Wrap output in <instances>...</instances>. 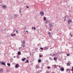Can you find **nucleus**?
<instances>
[{"instance_id": "f704fd0d", "label": "nucleus", "mask_w": 73, "mask_h": 73, "mask_svg": "<svg viewBox=\"0 0 73 73\" xmlns=\"http://www.w3.org/2000/svg\"><path fill=\"white\" fill-rule=\"evenodd\" d=\"M72 71H73V67H72Z\"/></svg>"}, {"instance_id": "393cba45", "label": "nucleus", "mask_w": 73, "mask_h": 73, "mask_svg": "<svg viewBox=\"0 0 73 73\" xmlns=\"http://www.w3.org/2000/svg\"><path fill=\"white\" fill-rule=\"evenodd\" d=\"M13 59H10V61L12 62H13Z\"/></svg>"}, {"instance_id": "13d9d810", "label": "nucleus", "mask_w": 73, "mask_h": 73, "mask_svg": "<svg viewBox=\"0 0 73 73\" xmlns=\"http://www.w3.org/2000/svg\"><path fill=\"white\" fill-rule=\"evenodd\" d=\"M54 67H55V68H56V66H55Z\"/></svg>"}, {"instance_id": "ddd939ff", "label": "nucleus", "mask_w": 73, "mask_h": 73, "mask_svg": "<svg viewBox=\"0 0 73 73\" xmlns=\"http://www.w3.org/2000/svg\"><path fill=\"white\" fill-rule=\"evenodd\" d=\"M26 60V58H24L23 59H22V60L23 61H24L25 60Z\"/></svg>"}, {"instance_id": "774afa93", "label": "nucleus", "mask_w": 73, "mask_h": 73, "mask_svg": "<svg viewBox=\"0 0 73 73\" xmlns=\"http://www.w3.org/2000/svg\"><path fill=\"white\" fill-rule=\"evenodd\" d=\"M65 60H66V58H65Z\"/></svg>"}, {"instance_id": "dca6fc26", "label": "nucleus", "mask_w": 73, "mask_h": 73, "mask_svg": "<svg viewBox=\"0 0 73 73\" xmlns=\"http://www.w3.org/2000/svg\"><path fill=\"white\" fill-rule=\"evenodd\" d=\"M38 62L39 63L40 62H41V59H39L38 60Z\"/></svg>"}, {"instance_id": "c03bdc74", "label": "nucleus", "mask_w": 73, "mask_h": 73, "mask_svg": "<svg viewBox=\"0 0 73 73\" xmlns=\"http://www.w3.org/2000/svg\"><path fill=\"white\" fill-rule=\"evenodd\" d=\"M62 40V39L61 38H60L59 39V40Z\"/></svg>"}, {"instance_id": "680f3d73", "label": "nucleus", "mask_w": 73, "mask_h": 73, "mask_svg": "<svg viewBox=\"0 0 73 73\" xmlns=\"http://www.w3.org/2000/svg\"><path fill=\"white\" fill-rule=\"evenodd\" d=\"M64 21H65V19H64Z\"/></svg>"}, {"instance_id": "2f4dec72", "label": "nucleus", "mask_w": 73, "mask_h": 73, "mask_svg": "<svg viewBox=\"0 0 73 73\" xmlns=\"http://www.w3.org/2000/svg\"><path fill=\"white\" fill-rule=\"evenodd\" d=\"M17 57V58H19V56L18 55H17V56H16Z\"/></svg>"}, {"instance_id": "e2e57ef3", "label": "nucleus", "mask_w": 73, "mask_h": 73, "mask_svg": "<svg viewBox=\"0 0 73 73\" xmlns=\"http://www.w3.org/2000/svg\"><path fill=\"white\" fill-rule=\"evenodd\" d=\"M52 73H55L54 72H53Z\"/></svg>"}, {"instance_id": "a878e982", "label": "nucleus", "mask_w": 73, "mask_h": 73, "mask_svg": "<svg viewBox=\"0 0 73 73\" xmlns=\"http://www.w3.org/2000/svg\"><path fill=\"white\" fill-rule=\"evenodd\" d=\"M42 56L41 55H39V57L41 58V57H42Z\"/></svg>"}, {"instance_id": "ea45409f", "label": "nucleus", "mask_w": 73, "mask_h": 73, "mask_svg": "<svg viewBox=\"0 0 73 73\" xmlns=\"http://www.w3.org/2000/svg\"><path fill=\"white\" fill-rule=\"evenodd\" d=\"M46 73H50L48 71L46 72Z\"/></svg>"}, {"instance_id": "4c0bfd02", "label": "nucleus", "mask_w": 73, "mask_h": 73, "mask_svg": "<svg viewBox=\"0 0 73 73\" xmlns=\"http://www.w3.org/2000/svg\"><path fill=\"white\" fill-rule=\"evenodd\" d=\"M23 47H25V45H23Z\"/></svg>"}, {"instance_id": "338daca9", "label": "nucleus", "mask_w": 73, "mask_h": 73, "mask_svg": "<svg viewBox=\"0 0 73 73\" xmlns=\"http://www.w3.org/2000/svg\"><path fill=\"white\" fill-rule=\"evenodd\" d=\"M29 57L28 56H27V58H29Z\"/></svg>"}, {"instance_id": "7c9ffc66", "label": "nucleus", "mask_w": 73, "mask_h": 73, "mask_svg": "<svg viewBox=\"0 0 73 73\" xmlns=\"http://www.w3.org/2000/svg\"><path fill=\"white\" fill-rule=\"evenodd\" d=\"M48 34L50 35L51 33L50 32H48Z\"/></svg>"}, {"instance_id": "69168bd1", "label": "nucleus", "mask_w": 73, "mask_h": 73, "mask_svg": "<svg viewBox=\"0 0 73 73\" xmlns=\"http://www.w3.org/2000/svg\"><path fill=\"white\" fill-rule=\"evenodd\" d=\"M20 15H22V14H20Z\"/></svg>"}, {"instance_id": "39448f33", "label": "nucleus", "mask_w": 73, "mask_h": 73, "mask_svg": "<svg viewBox=\"0 0 73 73\" xmlns=\"http://www.w3.org/2000/svg\"><path fill=\"white\" fill-rule=\"evenodd\" d=\"M49 25L50 27H52L53 26L52 24V23H49Z\"/></svg>"}, {"instance_id": "c85d7f7f", "label": "nucleus", "mask_w": 73, "mask_h": 73, "mask_svg": "<svg viewBox=\"0 0 73 73\" xmlns=\"http://www.w3.org/2000/svg\"><path fill=\"white\" fill-rule=\"evenodd\" d=\"M40 49L41 50H43V48H42V47H41L40 48Z\"/></svg>"}, {"instance_id": "37998d69", "label": "nucleus", "mask_w": 73, "mask_h": 73, "mask_svg": "<svg viewBox=\"0 0 73 73\" xmlns=\"http://www.w3.org/2000/svg\"><path fill=\"white\" fill-rule=\"evenodd\" d=\"M16 32L17 33V34H18V33L17 30V31H16Z\"/></svg>"}, {"instance_id": "a18cd8bd", "label": "nucleus", "mask_w": 73, "mask_h": 73, "mask_svg": "<svg viewBox=\"0 0 73 73\" xmlns=\"http://www.w3.org/2000/svg\"><path fill=\"white\" fill-rule=\"evenodd\" d=\"M58 66H59V68H60V65H58Z\"/></svg>"}, {"instance_id": "a211bd4d", "label": "nucleus", "mask_w": 73, "mask_h": 73, "mask_svg": "<svg viewBox=\"0 0 73 73\" xmlns=\"http://www.w3.org/2000/svg\"><path fill=\"white\" fill-rule=\"evenodd\" d=\"M18 55H20L21 54V53L20 52H18Z\"/></svg>"}, {"instance_id": "2eb2a0df", "label": "nucleus", "mask_w": 73, "mask_h": 73, "mask_svg": "<svg viewBox=\"0 0 73 73\" xmlns=\"http://www.w3.org/2000/svg\"><path fill=\"white\" fill-rule=\"evenodd\" d=\"M70 64L69 63V62H68L67 63V66H69L70 65Z\"/></svg>"}, {"instance_id": "603ef678", "label": "nucleus", "mask_w": 73, "mask_h": 73, "mask_svg": "<svg viewBox=\"0 0 73 73\" xmlns=\"http://www.w3.org/2000/svg\"><path fill=\"white\" fill-rule=\"evenodd\" d=\"M14 58H15V56H14Z\"/></svg>"}, {"instance_id": "412c9836", "label": "nucleus", "mask_w": 73, "mask_h": 73, "mask_svg": "<svg viewBox=\"0 0 73 73\" xmlns=\"http://www.w3.org/2000/svg\"><path fill=\"white\" fill-rule=\"evenodd\" d=\"M23 44H25V41H24V40H23Z\"/></svg>"}, {"instance_id": "58836bf2", "label": "nucleus", "mask_w": 73, "mask_h": 73, "mask_svg": "<svg viewBox=\"0 0 73 73\" xmlns=\"http://www.w3.org/2000/svg\"><path fill=\"white\" fill-rule=\"evenodd\" d=\"M71 33H70V36H71Z\"/></svg>"}, {"instance_id": "f8f14e48", "label": "nucleus", "mask_w": 73, "mask_h": 73, "mask_svg": "<svg viewBox=\"0 0 73 73\" xmlns=\"http://www.w3.org/2000/svg\"><path fill=\"white\" fill-rule=\"evenodd\" d=\"M19 66L18 65V64H17L15 66V67L16 68H17L18 67H19Z\"/></svg>"}, {"instance_id": "9b49d317", "label": "nucleus", "mask_w": 73, "mask_h": 73, "mask_svg": "<svg viewBox=\"0 0 73 73\" xmlns=\"http://www.w3.org/2000/svg\"><path fill=\"white\" fill-rule=\"evenodd\" d=\"M48 46L45 47H44V50H46V49H48Z\"/></svg>"}, {"instance_id": "f257e3e1", "label": "nucleus", "mask_w": 73, "mask_h": 73, "mask_svg": "<svg viewBox=\"0 0 73 73\" xmlns=\"http://www.w3.org/2000/svg\"><path fill=\"white\" fill-rule=\"evenodd\" d=\"M40 14L41 16H43L44 15V13L43 11L40 12Z\"/></svg>"}, {"instance_id": "5701e85b", "label": "nucleus", "mask_w": 73, "mask_h": 73, "mask_svg": "<svg viewBox=\"0 0 73 73\" xmlns=\"http://www.w3.org/2000/svg\"><path fill=\"white\" fill-rule=\"evenodd\" d=\"M7 64L9 66H11V64H9V63H7Z\"/></svg>"}, {"instance_id": "8fccbe9b", "label": "nucleus", "mask_w": 73, "mask_h": 73, "mask_svg": "<svg viewBox=\"0 0 73 73\" xmlns=\"http://www.w3.org/2000/svg\"><path fill=\"white\" fill-rule=\"evenodd\" d=\"M66 17H68V16L67 15H66Z\"/></svg>"}, {"instance_id": "4be33fe9", "label": "nucleus", "mask_w": 73, "mask_h": 73, "mask_svg": "<svg viewBox=\"0 0 73 73\" xmlns=\"http://www.w3.org/2000/svg\"><path fill=\"white\" fill-rule=\"evenodd\" d=\"M44 21H45L46 20V17H44Z\"/></svg>"}, {"instance_id": "6e6552de", "label": "nucleus", "mask_w": 73, "mask_h": 73, "mask_svg": "<svg viewBox=\"0 0 73 73\" xmlns=\"http://www.w3.org/2000/svg\"><path fill=\"white\" fill-rule=\"evenodd\" d=\"M66 72H68V73H70V69H66Z\"/></svg>"}, {"instance_id": "20e7f679", "label": "nucleus", "mask_w": 73, "mask_h": 73, "mask_svg": "<svg viewBox=\"0 0 73 73\" xmlns=\"http://www.w3.org/2000/svg\"><path fill=\"white\" fill-rule=\"evenodd\" d=\"M2 7L3 8V9H6V8H7V5H2Z\"/></svg>"}, {"instance_id": "09e8293b", "label": "nucleus", "mask_w": 73, "mask_h": 73, "mask_svg": "<svg viewBox=\"0 0 73 73\" xmlns=\"http://www.w3.org/2000/svg\"><path fill=\"white\" fill-rule=\"evenodd\" d=\"M7 72H9V70H8V69L7 70Z\"/></svg>"}, {"instance_id": "6e6d98bb", "label": "nucleus", "mask_w": 73, "mask_h": 73, "mask_svg": "<svg viewBox=\"0 0 73 73\" xmlns=\"http://www.w3.org/2000/svg\"><path fill=\"white\" fill-rule=\"evenodd\" d=\"M54 56V55L53 54L52 55V56Z\"/></svg>"}, {"instance_id": "bf43d9fd", "label": "nucleus", "mask_w": 73, "mask_h": 73, "mask_svg": "<svg viewBox=\"0 0 73 73\" xmlns=\"http://www.w3.org/2000/svg\"><path fill=\"white\" fill-rule=\"evenodd\" d=\"M19 48V49L21 48V47H20V48Z\"/></svg>"}, {"instance_id": "bb28decb", "label": "nucleus", "mask_w": 73, "mask_h": 73, "mask_svg": "<svg viewBox=\"0 0 73 73\" xmlns=\"http://www.w3.org/2000/svg\"><path fill=\"white\" fill-rule=\"evenodd\" d=\"M49 36L51 38L52 37V35H49Z\"/></svg>"}, {"instance_id": "cd10ccee", "label": "nucleus", "mask_w": 73, "mask_h": 73, "mask_svg": "<svg viewBox=\"0 0 73 73\" xmlns=\"http://www.w3.org/2000/svg\"><path fill=\"white\" fill-rule=\"evenodd\" d=\"M9 18L10 19H11V17L10 16H9Z\"/></svg>"}, {"instance_id": "e433bc0d", "label": "nucleus", "mask_w": 73, "mask_h": 73, "mask_svg": "<svg viewBox=\"0 0 73 73\" xmlns=\"http://www.w3.org/2000/svg\"><path fill=\"white\" fill-rule=\"evenodd\" d=\"M27 8H29V7L28 6H27Z\"/></svg>"}, {"instance_id": "c9c22d12", "label": "nucleus", "mask_w": 73, "mask_h": 73, "mask_svg": "<svg viewBox=\"0 0 73 73\" xmlns=\"http://www.w3.org/2000/svg\"><path fill=\"white\" fill-rule=\"evenodd\" d=\"M33 29H34V30H35L36 29V28L35 27H34Z\"/></svg>"}, {"instance_id": "c756f323", "label": "nucleus", "mask_w": 73, "mask_h": 73, "mask_svg": "<svg viewBox=\"0 0 73 73\" xmlns=\"http://www.w3.org/2000/svg\"><path fill=\"white\" fill-rule=\"evenodd\" d=\"M48 69H49L50 68V66H48Z\"/></svg>"}, {"instance_id": "6ab92c4d", "label": "nucleus", "mask_w": 73, "mask_h": 73, "mask_svg": "<svg viewBox=\"0 0 73 73\" xmlns=\"http://www.w3.org/2000/svg\"><path fill=\"white\" fill-rule=\"evenodd\" d=\"M54 60H57V58H55L54 57Z\"/></svg>"}, {"instance_id": "473e14b6", "label": "nucleus", "mask_w": 73, "mask_h": 73, "mask_svg": "<svg viewBox=\"0 0 73 73\" xmlns=\"http://www.w3.org/2000/svg\"><path fill=\"white\" fill-rule=\"evenodd\" d=\"M66 16H65L64 17V18L66 19Z\"/></svg>"}, {"instance_id": "b1692460", "label": "nucleus", "mask_w": 73, "mask_h": 73, "mask_svg": "<svg viewBox=\"0 0 73 73\" xmlns=\"http://www.w3.org/2000/svg\"><path fill=\"white\" fill-rule=\"evenodd\" d=\"M49 58H50V60H52V58H51V57H49Z\"/></svg>"}, {"instance_id": "9d476101", "label": "nucleus", "mask_w": 73, "mask_h": 73, "mask_svg": "<svg viewBox=\"0 0 73 73\" xmlns=\"http://www.w3.org/2000/svg\"><path fill=\"white\" fill-rule=\"evenodd\" d=\"M60 70L62 71H63L64 70V69L63 68V67H62L61 68H60Z\"/></svg>"}, {"instance_id": "4d7b16f0", "label": "nucleus", "mask_w": 73, "mask_h": 73, "mask_svg": "<svg viewBox=\"0 0 73 73\" xmlns=\"http://www.w3.org/2000/svg\"><path fill=\"white\" fill-rule=\"evenodd\" d=\"M32 29H34V28L32 27Z\"/></svg>"}, {"instance_id": "7ed1b4c3", "label": "nucleus", "mask_w": 73, "mask_h": 73, "mask_svg": "<svg viewBox=\"0 0 73 73\" xmlns=\"http://www.w3.org/2000/svg\"><path fill=\"white\" fill-rule=\"evenodd\" d=\"M19 9H19V13L21 14V9H22H22H23V8H22L21 9V8H19Z\"/></svg>"}, {"instance_id": "79ce46f5", "label": "nucleus", "mask_w": 73, "mask_h": 73, "mask_svg": "<svg viewBox=\"0 0 73 73\" xmlns=\"http://www.w3.org/2000/svg\"><path fill=\"white\" fill-rule=\"evenodd\" d=\"M15 32V30H13V32Z\"/></svg>"}, {"instance_id": "4468645a", "label": "nucleus", "mask_w": 73, "mask_h": 73, "mask_svg": "<svg viewBox=\"0 0 73 73\" xmlns=\"http://www.w3.org/2000/svg\"><path fill=\"white\" fill-rule=\"evenodd\" d=\"M14 16L15 18H17V15L16 14Z\"/></svg>"}, {"instance_id": "f3484780", "label": "nucleus", "mask_w": 73, "mask_h": 73, "mask_svg": "<svg viewBox=\"0 0 73 73\" xmlns=\"http://www.w3.org/2000/svg\"><path fill=\"white\" fill-rule=\"evenodd\" d=\"M26 61L27 62H25V63H29V61H28V60H27Z\"/></svg>"}, {"instance_id": "72a5a7b5", "label": "nucleus", "mask_w": 73, "mask_h": 73, "mask_svg": "<svg viewBox=\"0 0 73 73\" xmlns=\"http://www.w3.org/2000/svg\"><path fill=\"white\" fill-rule=\"evenodd\" d=\"M67 56H69V54H67Z\"/></svg>"}, {"instance_id": "864d4df0", "label": "nucleus", "mask_w": 73, "mask_h": 73, "mask_svg": "<svg viewBox=\"0 0 73 73\" xmlns=\"http://www.w3.org/2000/svg\"><path fill=\"white\" fill-rule=\"evenodd\" d=\"M50 56H52V54H50Z\"/></svg>"}, {"instance_id": "423d86ee", "label": "nucleus", "mask_w": 73, "mask_h": 73, "mask_svg": "<svg viewBox=\"0 0 73 73\" xmlns=\"http://www.w3.org/2000/svg\"><path fill=\"white\" fill-rule=\"evenodd\" d=\"M72 22V20L71 19H69L68 20V23L69 24H70V23Z\"/></svg>"}, {"instance_id": "5fc2aeb1", "label": "nucleus", "mask_w": 73, "mask_h": 73, "mask_svg": "<svg viewBox=\"0 0 73 73\" xmlns=\"http://www.w3.org/2000/svg\"><path fill=\"white\" fill-rule=\"evenodd\" d=\"M50 31H52V30H51V29H50Z\"/></svg>"}, {"instance_id": "0e129e2a", "label": "nucleus", "mask_w": 73, "mask_h": 73, "mask_svg": "<svg viewBox=\"0 0 73 73\" xmlns=\"http://www.w3.org/2000/svg\"><path fill=\"white\" fill-rule=\"evenodd\" d=\"M48 62V60H46V62Z\"/></svg>"}, {"instance_id": "f03ea898", "label": "nucleus", "mask_w": 73, "mask_h": 73, "mask_svg": "<svg viewBox=\"0 0 73 73\" xmlns=\"http://www.w3.org/2000/svg\"><path fill=\"white\" fill-rule=\"evenodd\" d=\"M50 20H47L45 22V24H48L50 22Z\"/></svg>"}, {"instance_id": "052dcab7", "label": "nucleus", "mask_w": 73, "mask_h": 73, "mask_svg": "<svg viewBox=\"0 0 73 73\" xmlns=\"http://www.w3.org/2000/svg\"><path fill=\"white\" fill-rule=\"evenodd\" d=\"M54 66H56V65L55 64V65H54Z\"/></svg>"}, {"instance_id": "a19ab883", "label": "nucleus", "mask_w": 73, "mask_h": 73, "mask_svg": "<svg viewBox=\"0 0 73 73\" xmlns=\"http://www.w3.org/2000/svg\"><path fill=\"white\" fill-rule=\"evenodd\" d=\"M38 66H37V65H36V68H38Z\"/></svg>"}, {"instance_id": "0eeeda50", "label": "nucleus", "mask_w": 73, "mask_h": 73, "mask_svg": "<svg viewBox=\"0 0 73 73\" xmlns=\"http://www.w3.org/2000/svg\"><path fill=\"white\" fill-rule=\"evenodd\" d=\"M1 65H3L4 66L5 65V62H2L1 63Z\"/></svg>"}, {"instance_id": "1a4fd4ad", "label": "nucleus", "mask_w": 73, "mask_h": 73, "mask_svg": "<svg viewBox=\"0 0 73 73\" xmlns=\"http://www.w3.org/2000/svg\"><path fill=\"white\" fill-rule=\"evenodd\" d=\"M3 71V68H1L0 69V73H1Z\"/></svg>"}, {"instance_id": "3c124183", "label": "nucleus", "mask_w": 73, "mask_h": 73, "mask_svg": "<svg viewBox=\"0 0 73 73\" xmlns=\"http://www.w3.org/2000/svg\"><path fill=\"white\" fill-rule=\"evenodd\" d=\"M1 63V61H0V64Z\"/></svg>"}, {"instance_id": "de8ad7c7", "label": "nucleus", "mask_w": 73, "mask_h": 73, "mask_svg": "<svg viewBox=\"0 0 73 73\" xmlns=\"http://www.w3.org/2000/svg\"><path fill=\"white\" fill-rule=\"evenodd\" d=\"M26 32H27V33L28 31H26Z\"/></svg>"}, {"instance_id": "aec40b11", "label": "nucleus", "mask_w": 73, "mask_h": 73, "mask_svg": "<svg viewBox=\"0 0 73 73\" xmlns=\"http://www.w3.org/2000/svg\"><path fill=\"white\" fill-rule=\"evenodd\" d=\"M11 36H15V34H14L13 35L12 34H11Z\"/></svg>"}, {"instance_id": "49530a36", "label": "nucleus", "mask_w": 73, "mask_h": 73, "mask_svg": "<svg viewBox=\"0 0 73 73\" xmlns=\"http://www.w3.org/2000/svg\"><path fill=\"white\" fill-rule=\"evenodd\" d=\"M71 37H72V36H73V35H71Z\"/></svg>"}]
</instances>
